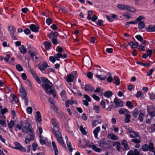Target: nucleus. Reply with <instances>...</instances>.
I'll list each match as a JSON object with an SVG mask.
<instances>
[{
	"label": "nucleus",
	"instance_id": "nucleus-47",
	"mask_svg": "<svg viewBox=\"0 0 155 155\" xmlns=\"http://www.w3.org/2000/svg\"><path fill=\"white\" fill-rule=\"evenodd\" d=\"M126 9L128 11L132 12H134L136 11V9L133 8L128 6H127V8H126Z\"/></svg>",
	"mask_w": 155,
	"mask_h": 155
},
{
	"label": "nucleus",
	"instance_id": "nucleus-43",
	"mask_svg": "<svg viewBox=\"0 0 155 155\" xmlns=\"http://www.w3.org/2000/svg\"><path fill=\"white\" fill-rule=\"evenodd\" d=\"M127 6L124 5L119 4L117 5V7L118 8L120 9L124 10L126 9V8H127Z\"/></svg>",
	"mask_w": 155,
	"mask_h": 155
},
{
	"label": "nucleus",
	"instance_id": "nucleus-54",
	"mask_svg": "<svg viewBox=\"0 0 155 155\" xmlns=\"http://www.w3.org/2000/svg\"><path fill=\"white\" fill-rule=\"evenodd\" d=\"M8 112V110L7 108H5L1 110L0 113L2 115L4 114L5 113Z\"/></svg>",
	"mask_w": 155,
	"mask_h": 155
},
{
	"label": "nucleus",
	"instance_id": "nucleus-46",
	"mask_svg": "<svg viewBox=\"0 0 155 155\" xmlns=\"http://www.w3.org/2000/svg\"><path fill=\"white\" fill-rule=\"evenodd\" d=\"M16 68L17 70L19 71H23V68L22 66L20 64H17L16 65Z\"/></svg>",
	"mask_w": 155,
	"mask_h": 155
},
{
	"label": "nucleus",
	"instance_id": "nucleus-29",
	"mask_svg": "<svg viewBox=\"0 0 155 155\" xmlns=\"http://www.w3.org/2000/svg\"><path fill=\"white\" fill-rule=\"evenodd\" d=\"M139 110L137 108L133 110L132 111V116L134 118L137 117L138 115Z\"/></svg>",
	"mask_w": 155,
	"mask_h": 155
},
{
	"label": "nucleus",
	"instance_id": "nucleus-26",
	"mask_svg": "<svg viewBox=\"0 0 155 155\" xmlns=\"http://www.w3.org/2000/svg\"><path fill=\"white\" fill-rule=\"evenodd\" d=\"M36 120L38 121L41 122L42 121L41 117V113L39 111H38L36 112Z\"/></svg>",
	"mask_w": 155,
	"mask_h": 155
},
{
	"label": "nucleus",
	"instance_id": "nucleus-1",
	"mask_svg": "<svg viewBox=\"0 0 155 155\" xmlns=\"http://www.w3.org/2000/svg\"><path fill=\"white\" fill-rule=\"evenodd\" d=\"M41 80L42 82V87L46 90V92L48 94H53L54 90L51 89L53 85L52 83L46 78L42 77Z\"/></svg>",
	"mask_w": 155,
	"mask_h": 155
},
{
	"label": "nucleus",
	"instance_id": "nucleus-31",
	"mask_svg": "<svg viewBox=\"0 0 155 155\" xmlns=\"http://www.w3.org/2000/svg\"><path fill=\"white\" fill-rule=\"evenodd\" d=\"M113 93L111 91H107L105 92L104 94V96L106 97L109 98L112 95Z\"/></svg>",
	"mask_w": 155,
	"mask_h": 155
},
{
	"label": "nucleus",
	"instance_id": "nucleus-27",
	"mask_svg": "<svg viewBox=\"0 0 155 155\" xmlns=\"http://www.w3.org/2000/svg\"><path fill=\"white\" fill-rule=\"evenodd\" d=\"M28 53L30 54L31 57L32 58L33 61H34L35 57V59L38 58V57L36 56V54L34 52V51H32L31 50H30L28 51Z\"/></svg>",
	"mask_w": 155,
	"mask_h": 155
},
{
	"label": "nucleus",
	"instance_id": "nucleus-50",
	"mask_svg": "<svg viewBox=\"0 0 155 155\" xmlns=\"http://www.w3.org/2000/svg\"><path fill=\"white\" fill-rule=\"evenodd\" d=\"M67 144L68 146V148L70 152H71L73 150V149L71 147V143L69 142H67Z\"/></svg>",
	"mask_w": 155,
	"mask_h": 155
},
{
	"label": "nucleus",
	"instance_id": "nucleus-25",
	"mask_svg": "<svg viewBox=\"0 0 155 155\" xmlns=\"http://www.w3.org/2000/svg\"><path fill=\"white\" fill-rule=\"evenodd\" d=\"M100 127H97L93 131V133L95 138H97L98 133L100 131Z\"/></svg>",
	"mask_w": 155,
	"mask_h": 155
},
{
	"label": "nucleus",
	"instance_id": "nucleus-51",
	"mask_svg": "<svg viewBox=\"0 0 155 155\" xmlns=\"http://www.w3.org/2000/svg\"><path fill=\"white\" fill-rule=\"evenodd\" d=\"M99 107V106L98 105L94 106L93 107V109L95 110L96 113H98L100 111Z\"/></svg>",
	"mask_w": 155,
	"mask_h": 155
},
{
	"label": "nucleus",
	"instance_id": "nucleus-64",
	"mask_svg": "<svg viewBox=\"0 0 155 155\" xmlns=\"http://www.w3.org/2000/svg\"><path fill=\"white\" fill-rule=\"evenodd\" d=\"M56 50L57 52L59 53H61V52L62 51L63 49L59 46H58L56 48Z\"/></svg>",
	"mask_w": 155,
	"mask_h": 155
},
{
	"label": "nucleus",
	"instance_id": "nucleus-5",
	"mask_svg": "<svg viewBox=\"0 0 155 155\" xmlns=\"http://www.w3.org/2000/svg\"><path fill=\"white\" fill-rule=\"evenodd\" d=\"M38 68L43 73L47 74L50 73V71L49 70V69L48 68L46 70H45L48 67H49V66L48 65V64L46 62H44L41 65H38Z\"/></svg>",
	"mask_w": 155,
	"mask_h": 155
},
{
	"label": "nucleus",
	"instance_id": "nucleus-52",
	"mask_svg": "<svg viewBox=\"0 0 155 155\" xmlns=\"http://www.w3.org/2000/svg\"><path fill=\"white\" fill-rule=\"evenodd\" d=\"M135 38L139 41L142 42L143 41V38L140 35H137L135 36Z\"/></svg>",
	"mask_w": 155,
	"mask_h": 155
},
{
	"label": "nucleus",
	"instance_id": "nucleus-56",
	"mask_svg": "<svg viewBox=\"0 0 155 155\" xmlns=\"http://www.w3.org/2000/svg\"><path fill=\"white\" fill-rule=\"evenodd\" d=\"M51 34L52 35H53V37L55 38H57L59 35L58 33L56 31L53 32L52 31L51 32Z\"/></svg>",
	"mask_w": 155,
	"mask_h": 155
},
{
	"label": "nucleus",
	"instance_id": "nucleus-17",
	"mask_svg": "<svg viewBox=\"0 0 155 155\" xmlns=\"http://www.w3.org/2000/svg\"><path fill=\"white\" fill-rule=\"evenodd\" d=\"M121 144L124 147L125 150H128L130 149V147L127 144V142L126 140H124L121 142Z\"/></svg>",
	"mask_w": 155,
	"mask_h": 155
},
{
	"label": "nucleus",
	"instance_id": "nucleus-19",
	"mask_svg": "<svg viewBox=\"0 0 155 155\" xmlns=\"http://www.w3.org/2000/svg\"><path fill=\"white\" fill-rule=\"evenodd\" d=\"M100 144L102 145L103 147L105 148H108L109 147V144L104 139H103L101 141Z\"/></svg>",
	"mask_w": 155,
	"mask_h": 155
},
{
	"label": "nucleus",
	"instance_id": "nucleus-41",
	"mask_svg": "<svg viewBox=\"0 0 155 155\" xmlns=\"http://www.w3.org/2000/svg\"><path fill=\"white\" fill-rule=\"evenodd\" d=\"M125 119L124 120V122L126 123H129L130 121V116L129 114H126L125 115Z\"/></svg>",
	"mask_w": 155,
	"mask_h": 155
},
{
	"label": "nucleus",
	"instance_id": "nucleus-14",
	"mask_svg": "<svg viewBox=\"0 0 155 155\" xmlns=\"http://www.w3.org/2000/svg\"><path fill=\"white\" fill-rule=\"evenodd\" d=\"M145 17L142 15L140 16L138 18H137L135 21H132L127 22V23L130 24H136L138 22V21H140L141 19H144Z\"/></svg>",
	"mask_w": 155,
	"mask_h": 155
},
{
	"label": "nucleus",
	"instance_id": "nucleus-24",
	"mask_svg": "<svg viewBox=\"0 0 155 155\" xmlns=\"http://www.w3.org/2000/svg\"><path fill=\"white\" fill-rule=\"evenodd\" d=\"M107 137L108 138L110 139L113 140H116L118 139V137L112 133L108 134Z\"/></svg>",
	"mask_w": 155,
	"mask_h": 155
},
{
	"label": "nucleus",
	"instance_id": "nucleus-28",
	"mask_svg": "<svg viewBox=\"0 0 155 155\" xmlns=\"http://www.w3.org/2000/svg\"><path fill=\"white\" fill-rule=\"evenodd\" d=\"M142 19H141L140 21H138V27L140 29L143 28L145 26V25L144 23V21H141Z\"/></svg>",
	"mask_w": 155,
	"mask_h": 155
},
{
	"label": "nucleus",
	"instance_id": "nucleus-9",
	"mask_svg": "<svg viewBox=\"0 0 155 155\" xmlns=\"http://www.w3.org/2000/svg\"><path fill=\"white\" fill-rule=\"evenodd\" d=\"M31 72L33 76L36 81L39 84H41V81L40 78H39L38 75L36 73L35 71L34 70L31 69Z\"/></svg>",
	"mask_w": 155,
	"mask_h": 155
},
{
	"label": "nucleus",
	"instance_id": "nucleus-13",
	"mask_svg": "<svg viewBox=\"0 0 155 155\" xmlns=\"http://www.w3.org/2000/svg\"><path fill=\"white\" fill-rule=\"evenodd\" d=\"M114 103L117 107H122L123 106V101L118 99L117 97L114 98Z\"/></svg>",
	"mask_w": 155,
	"mask_h": 155
},
{
	"label": "nucleus",
	"instance_id": "nucleus-30",
	"mask_svg": "<svg viewBox=\"0 0 155 155\" xmlns=\"http://www.w3.org/2000/svg\"><path fill=\"white\" fill-rule=\"evenodd\" d=\"M148 114L150 116L151 119H153V118L155 117V107L154 108V110L153 111H148Z\"/></svg>",
	"mask_w": 155,
	"mask_h": 155
},
{
	"label": "nucleus",
	"instance_id": "nucleus-15",
	"mask_svg": "<svg viewBox=\"0 0 155 155\" xmlns=\"http://www.w3.org/2000/svg\"><path fill=\"white\" fill-rule=\"evenodd\" d=\"M127 155H140V152L137 149H134V151L130 150L127 153Z\"/></svg>",
	"mask_w": 155,
	"mask_h": 155
},
{
	"label": "nucleus",
	"instance_id": "nucleus-12",
	"mask_svg": "<svg viewBox=\"0 0 155 155\" xmlns=\"http://www.w3.org/2000/svg\"><path fill=\"white\" fill-rule=\"evenodd\" d=\"M28 134L30 137H28V136H27V138H25V142L26 143H29L32 140L34 139V132L30 133L28 132Z\"/></svg>",
	"mask_w": 155,
	"mask_h": 155
},
{
	"label": "nucleus",
	"instance_id": "nucleus-38",
	"mask_svg": "<svg viewBox=\"0 0 155 155\" xmlns=\"http://www.w3.org/2000/svg\"><path fill=\"white\" fill-rule=\"evenodd\" d=\"M20 52L23 54H25L26 52V49L25 48L23 45L21 46L19 48Z\"/></svg>",
	"mask_w": 155,
	"mask_h": 155
},
{
	"label": "nucleus",
	"instance_id": "nucleus-62",
	"mask_svg": "<svg viewBox=\"0 0 155 155\" xmlns=\"http://www.w3.org/2000/svg\"><path fill=\"white\" fill-rule=\"evenodd\" d=\"M116 149L118 151H120V143L119 142H117L116 144Z\"/></svg>",
	"mask_w": 155,
	"mask_h": 155
},
{
	"label": "nucleus",
	"instance_id": "nucleus-2",
	"mask_svg": "<svg viewBox=\"0 0 155 155\" xmlns=\"http://www.w3.org/2000/svg\"><path fill=\"white\" fill-rule=\"evenodd\" d=\"M25 126L22 127L23 128H22V131L24 134H28V132L30 133L34 132L31 125L28 122H26L25 123Z\"/></svg>",
	"mask_w": 155,
	"mask_h": 155
},
{
	"label": "nucleus",
	"instance_id": "nucleus-33",
	"mask_svg": "<svg viewBox=\"0 0 155 155\" xmlns=\"http://www.w3.org/2000/svg\"><path fill=\"white\" fill-rule=\"evenodd\" d=\"M95 76L97 78L101 81H103L106 78V76L105 75H96Z\"/></svg>",
	"mask_w": 155,
	"mask_h": 155
},
{
	"label": "nucleus",
	"instance_id": "nucleus-36",
	"mask_svg": "<svg viewBox=\"0 0 155 155\" xmlns=\"http://www.w3.org/2000/svg\"><path fill=\"white\" fill-rule=\"evenodd\" d=\"M97 120H94L92 122V125L93 127H96L98 124H101L102 122V120H101L99 122Z\"/></svg>",
	"mask_w": 155,
	"mask_h": 155
},
{
	"label": "nucleus",
	"instance_id": "nucleus-49",
	"mask_svg": "<svg viewBox=\"0 0 155 155\" xmlns=\"http://www.w3.org/2000/svg\"><path fill=\"white\" fill-rule=\"evenodd\" d=\"M126 105L130 108H132L133 105L130 101H127L126 102Z\"/></svg>",
	"mask_w": 155,
	"mask_h": 155
},
{
	"label": "nucleus",
	"instance_id": "nucleus-3",
	"mask_svg": "<svg viewBox=\"0 0 155 155\" xmlns=\"http://www.w3.org/2000/svg\"><path fill=\"white\" fill-rule=\"evenodd\" d=\"M53 134L55 137L57 139L58 143H60L62 147L66 148V145L64 143L60 132V131H58L56 133H54Z\"/></svg>",
	"mask_w": 155,
	"mask_h": 155
},
{
	"label": "nucleus",
	"instance_id": "nucleus-18",
	"mask_svg": "<svg viewBox=\"0 0 155 155\" xmlns=\"http://www.w3.org/2000/svg\"><path fill=\"white\" fill-rule=\"evenodd\" d=\"M83 62L87 65H88L91 63L90 58L88 57L84 58L83 59Z\"/></svg>",
	"mask_w": 155,
	"mask_h": 155
},
{
	"label": "nucleus",
	"instance_id": "nucleus-34",
	"mask_svg": "<svg viewBox=\"0 0 155 155\" xmlns=\"http://www.w3.org/2000/svg\"><path fill=\"white\" fill-rule=\"evenodd\" d=\"M133 138L134 139L131 140V141L135 143H140L141 142L140 137V138Z\"/></svg>",
	"mask_w": 155,
	"mask_h": 155
},
{
	"label": "nucleus",
	"instance_id": "nucleus-42",
	"mask_svg": "<svg viewBox=\"0 0 155 155\" xmlns=\"http://www.w3.org/2000/svg\"><path fill=\"white\" fill-rule=\"evenodd\" d=\"M144 116V114L143 113H140L139 115L138 118V120L141 122H143V120Z\"/></svg>",
	"mask_w": 155,
	"mask_h": 155
},
{
	"label": "nucleus",
	"instance_id": "nucleus-59",
	"mask_svg": "<svg viewBox=\"0 0 155 155\" xmlns=\"http://www.w3.org/2000/svg\"><path fill=\"white\" fill-rule=\"evenodd\" d=\"M154 70L153 69H151L149 70L147 72V76H150L151 75L152 73L154 71Z\"/></svg>",
	"mask_w": 155,
	"mask_h": 155
},
{
	"label": "nucleus",
	"instance_id": "nucleus-44",
	"mask_svg": "<svg viewBox=\"0 0 155 155\" xmlns=\"http://www.w3.org/2000/svg\"><path fill=\"white\" fill-rule=\"evenodd\" d=\"M14 125V121L12 120H11V121L8 123V126L10 129H12Z\"/></svg>",
	"mask_w": 155,
	"mask_h": 155
},
{
	"label": "nucleus",
	"instance_id": "nucleus-60",
	"mask_svg": "<svg viewBox=\"0 0 155 155\" xmlns=\"http://www.w3.org/2000/svg\"><path fill=\"white\" fill-rule=\"evenodd\" d=\"M80 130L84 134L86 135L87 134L86 131L83 128V126H80Z\"/></svg>",
	"mask_w": 155,
	"mask_h": 155
},
{
	"label": "nucleus",
	"instance_id": "nucleus-55",
	"mask_svg": "<svg viewBox=\"0 0 155 155\" xmlns=\"http://www.w3.org/2000/svg\"><path fill=\"white\" fill-rule=\"evenodd\" d=\"M93 12L92 11L90 10L88 12V15L87 16V19L88 20H90L91 15H92Z\"/></svg>",
	"mask_w": 155,
	"mask_h": 155
},
{
	"label": "nucleus",
	"instance_id": "nucleus-45",
	"mask_svg": "<svg viewBox=\"0 0 155 155\" xmlns=\"http://www.w3.org/2000/svg\"><path fill=\"white\" fill-rule=\"evenodd\" d=\"M114 80L115 81V83L117 85H119L120 81L119 77L116 76H115L114 77Z\"/></svg>",
	"mask_w": 155,
	"mask_h": 155
},
{
	"label": "nucleus",
	"instance_id": "nucleus-10",
	"mask_svg": "<svg viewBox=\"0 0 155 155\" xmlns=\"http://www.w3.org/2000/svg\"><path fill=\"white\" fill-rule=\"evenodd\" d=\"M31 30L34 32H39V27L38 26L34 24H31L29 26Z\"/></svg>",
	"mask_w": 155,
	"mask_h": 155
},
{
	"label": "nucleus",
	"instance_id": "nucleus-63",
	"mask_svg": "<svg viewBox=\"0 0 155 155\" xmlns=\"http://www.w3.org/2000/svg\"><path fill=\"white\" fill-rule=\"evenodd\" d=\"M152 53L151 50L148 49L146 51L147 54L148 56L151 57Z\"/></svg>",
	"mask_w": 155,
	"mask_h": 155
},
{
	"label": "nucleus",
	"instance_id": "nucleus-7",
	"mask_svg": "<svg viewBox=\"0 0 155 155\" xmlns=\"http://www.w3.org/2000/svg\"><path fill=\"white\" fill-rule=\"evenodd\" d=\"M153 144L152 142H150L148 145L146 143L142 146L141 150L143 151H147L149 150L153 152Z\"/></svg>",
	"mask_w": 155,
	"mask_h": 155
},
{
	"label": "nucleus",
	"instance_id": "nucleus-4",
	"mask_svg": "<svg viewBox=\"0 0 155 155\" xmlns=\"http://www.w3.org/2000/svg\"><path fill=\"white\" fill-rule=\"evenodd\" d=\"M51 122L54 127L53 128H51L53 134L56 133L58 131H60L59 123L57 120L54 118H53L51 120Z\"/></svg>",
	"mask_w": 155,
	"mask_h": 155
},
{
	"label": "nucleus",
	"instance_id": "nucleus-11",
	"mask_svg": "<svg viewBox=\"0 0 155 155\" xmlns=\"http://www.w3.org/2000/svg\"><path fill=\"white\" fill-rule=\"evenodd\" d=\"M15 147H14V148L22 152H25L26 151V149L23 147L18 142H16L15 143Z\"/></svg>",
	"mask_w": 155,
	"mask_h": 155
},
{
	"label": "nucleus",
	"instance_id": "nucleus-23",
	"mask_svg": "<svg viewBox=\"0 0 155 155\" xmlns=\"http://www.w3.org/2000/svg\"><path fill=\"white\" fill-rule=\"evenodd\" d=\"M44 46L46 50H49L51 45V43L49 41H46L44 42Z\"/></svg>",
	"mask_w": 155,
	"mask_h": 155
},
{
	"label": "nucleus",
	"instance_id": "nucleus-35",
	"mask_svg": "<svg viewBox=\"0 0 155 155\" xmlns=\"http://www.w3.org/2000/svg\"><path fill=\"white\" fill-rule=\"evenodd\" d=\"M92 148L95 151L98 152H100L102 150H101L100 148L97 147L96 146L94 145H92Z\"/></svg>",
	"mask_w": 155,
	"mask_h": 155
},
{
	"label": "nucleus",
	"instance_id": "nucleus-8",
	"mask_svg": "<svg viewBox=\"0 0 155 155\" xmlns=\"http://www.w3.org/2000/svg\"><path fill=\"white\" fill-rule=\"evenodd\" d=\"M129 132L130 133V134L129 135V136L130 138H140V135L139 134V133L138 132L133 131L132 130H129Z\"/></svg>",
	"mask_w": 155,
	"mask_h": 155
},
{
	"label": "nucleus",
	"instance_id": "nucleus-58",
	"mask_svg": "<svg viewBox=\"0 0 155 155\" xmlns=\"http://www.w3.org/2000/svg\"><path fill=\"white\" fill-rule=\"evenodd\" d=\"M104 23V21L102 20L99 19L97 23V25L98 26H101L103 25Z\"/></svg>",
	"mask_w": 155,
	"mask_h": 155
},
{
	"label": "nucleus",
	"instance_id": "nucleus-40",
	"mask_svg": "<svg viewBox=\"0 0 155 155\" xmlns=\"http://www.w3.org/2000/svg\"><path fill=\"white\" fill-rule=\"evenodd\" d=\"M61 53H59L54 55V57L55 58L56 60L57 61H59L60 60V58H61Z\"/></svg>",
	"mask_w": 155,
	"mask_h": 155
},
{
	"label": "nucleus",
	"instance_id": "nucleus-39",
	"mask_svg": "<svg viewBox=\"0 0 155 155\" xmlns=\"http://www.w3.org/2000/svg\"><path fill=\"white\" fill-rule=\"evenodd\" d=\"M74 104V101L73 100H69L65 102V106L66 107H68L69 105V104L72 105Z\"/></svg>",
	"mask_w": 155,
	"mask_h": 155
},
{
	"label": "nucleus",
	"instance_id": "nucleus-16",
	"mask_svg": "<svg viewBox=\"0 0 155 155\" xmlns=\"http://www.w3.org/2000/svg\"><path fill=\"white\" fill-rule=\"evenodd\" d=\"M66 81L68 82H72L73 81L74 76L72 74H70L66 76Z\"/></svg>",
	"mask_w": 155,
	"mask_h": 155
},
{
	"label": "nucleus",
	"instance_id": "nucleus-6",
	"mask_svg": "<svg viewBox=\"0 0 155 155\" xmlns=\"http://www.w3.org/2000/svg\"><path fill=\"white\" fill-rule=\"evenodd\" d=\"M20 93H21V97L25 100V106L28 105V99L26 96L27 94L26 92L23 87H21L20 90Z\"/></svg>",
	"mask_w": 155,
	"mask_h": 155
},
{
	"label": "nucleus",
	"instance_id": "nucleus-20",
	"mask_svg": "<svg viewBox=\"0 0 155 155\" xmlns=\"http://www.w3.org/2000/svg\"><path fill=\"white\" fill-rule=\"evenodd\" d=\"M146 30L148 32H155V25H149L146 29Z\"/></svg>",
	"mask_w": 155,
	"mask_h": 155
},
{
	"label": "nucleus",
	"instance_id": "nucleus-37",
	"mask_svg": "<svg viewBox=\"0 0 155 155\" xmlns=\"http://www.w3.org/2000/svg\"><path fill=\"white\" fill-rule=\"evenodd\" d=\"M129 111L124 108H120L119 111V113L120 114H124L125 113H127Z\"/></svg>",
	"mask_w": 155,
	"mask_h": 155
},
{
	"label": "nucleus",
	"instance_id": "nucleus-21",
	"mask_svg": "<svg viewBox=\"0 0 155 155\" xmlns=\"http://www.w3.org/2000/svg\"><path fill=\"white\" fill-rule=\"evenodd\" d=\"M84 89L85 91H92L94 89V88L92 87L91 85L90 84H88L85 85L84 87Z\"/></svg>",
	"mask_w": 155,
	"mask_h": 155
},
{
	"label": "nucleus",
	"instance_id": "nucleus-57",
	"mask_svg": "<svg viewBox=\"0 0 155 155\" xmlns=\"http://www.w3.org/2000/svg\"><path fill=\"white\" fill-rule=\"evenodd\" d=\"M97 19V17L95 15H93L92 17L91 18L90 20L93 22H95Z\"/></svg>",
	"mask_w": 155,
	"mask_h": 155
},
{
	"label": "nucleus",
	"instance_id": "nucleus-61",
	"mask_svg": "<svg viewBox=\"0 0 155 155\" xmlns=\"http://www.w3.org/2000/svg\"><path fill=\"white\" fill-rule=\"evenodd\" d=\"M24 31L25 34L26 35H28L31 33V32L30 29L28 28L25 29Z\"/></svg>",
	"mask_w": 155,
	"mask_h": 155
},
{
	"label": "nucleus",
	"instance_id": "nucleus-53",
	"mask_svg": "<svg viewBox=\"0 0 155 155\" xmlns=\"http://www.w3.org/2000/svg\"><path fill=\"white\" fill-rule=\"evenodd\" d=\"M27 112L29 114H31L32 113V109L31 107H29L27 108L26 109Z\"/></svg>",
	"mask_w": 155,
	"mask_h": 155
},
{
	"label": "nucleus",
	"instance_id": "nucleus-22",
	"mask_svg": "<svg viewBox=\"0 0 155 155\" xmlns=\"http://www.w3.org/2000/svg\"><path fill=\"white\" fill-rule=\"evenodd\" d=\"M132 48H135L138 46V43L136 42L131 41L128 44Z\"/></svg>",
	"mask_w": 155,
	"mask_h": 155
},
{
	"label": "nucleus",
	"instance_id": "nucleus-32",
	"mask_svg": "<svg viewBox=\"0 0 155 155\" xmlns=\"http://www.w3.org/2000/svg\"><path fill=\"white\" fill-rule=\"evenodd\" d=\"M8 28L9 30L10 31V34L12 35V34H14L16 32V28L14 26H9Z\"/></svg>",
	"mask_w": 155,
	"mask_h": 155
},
{
	"label": "nucleus",
	"instance_id": "nucleus-48",
	"mask_svg": "<svg viewBox=\"0 0 155 155\" xmlns=\"http://www.w3.org/2000/svg\"><path fill=\"white\" fill-rule=\"evenodd\" d=\"M46 23L48 25H50L52 23L53 21L50 18H47L46 21Z\"/></svg>",
	"mask_w": 155,
	"mask_h": 155
}]
</instances>
